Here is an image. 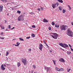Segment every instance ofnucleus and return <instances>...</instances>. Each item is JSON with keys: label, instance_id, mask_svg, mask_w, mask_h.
<instances>
[{"label": "nucleus", "instance_id": "obj_1", "mask_svg": "<svg viewBox=\"0 0 73 73\" xmlns=\"http://www.w3.org/2000/svg\"><path fill=\"white\" fill-rule=\"evenodd\" d=\"M67 35L71 37H73V32L71 31V30L70 29H68L67 30Z\"/></svg>", "mask_w": 73, "mask_h": 73}, {"label": "nucleus", "instance_id": "obj_2", "mask_svg": "<svg viewBox=\"0 0 73 73\" xmlns=\"http://www.w3.org/2000/svg\"><path fill=\"white\" fill-rule=\"evenodd\" d=\"M22 62L23 63L24 65H26V64H27V59L26 58H22Z\"/></svg>", "mask_w": 73, "mask_h": 73}, {"label": "nucleus", "instance_id": "obj_3", "mask_svg": "<svg viewBox=\"0 0 73 73\" xmlns=\"http://www.w3.org/2000/svg\"><path fill=\"white\" fill-rule=\"evenodd\" d=\"M50 36L52 37L53 38H57V36H58V35L56 33H54V35H51Z\"/></svg>", "mask_w": 73, "mask_h": 73}, {"label": "nucleus", "instance_id": "obj_4", "mask_svg": "<svg viewBox=\"0 0 73 73\" xmlns=\"http://www.w3.org/2000/svg\"><path fill=\"white\" fill-rule=\"evenodd\" d=\"M6 67V65L5 64H2L1 67V69L2 70H5V67Z\"/></svg>", "mask_w": 73, "mask_h": 73}, {"label": "nucleus", "instance_id": "obj_5", "mask_svg": "<svg viewBox=\"0 0 73 73\" xmlns=\"http://www.w3.org/2000/svg\"><path fill=\"white\" fill-rule=\"evenodd\" d=\"M24 19V16L23 15H20L18 18V20L20 21H22Z\"/></svg>", "mask_w": 73, "mask_h": 73}, {"label": "nucleus", "instance_id": "obj_6", "mask_svg": "<svg viewBox=\"0 0 73 73\" xmlns=\"http://www.w3.org/2000/svg\"><path fill=\"white\" fill-rule=\"evenodd\" d=\"M43 45L41 44V43H40L39 44V49L41 51H42V48H43Z\"/></svg>", "mask_w": 73, "mask_h": 73}, {"label": "nucleus", "instance_id": "obj_7", "mask_svg": "<svg viewBox=\"0 0 73 73\" xmlns=\"http://www.w3.org/2000/svg\"><path fill=\"white\" fill-rule=\"evenodd\" d=\"M60 29L62 31H65V26L64 25H62L60 26Z\"/></svg>", "mask_w": 73, "mask_h": 73}, {"label": "nucleus", "instance_id": "obj_8", "mask_svg": "<svg viewBox=\"0 0 73 73\" xmlns=\"http://www.w3.org/2000/svg\"><path fill=\"white\" fill-rule=\"evenodd\" d=\"M59 61L62 62H65V60L62 58H60L59 60Z\"/></svg>", "mask_w": 73, "mask_h": 73}, {"label": "nucleus", "instance_id": "obj_9", "mask_svg": "<svg viewBox=\"0 0 73 73\" xmlns=\"http://www.w3.org/2000/svg\"><path fill=\"white\" fill-rule=\"evenodd\" d=\"M3 6L2 5H0V12H1L3 11Z\"/></svg>", "mask_w": 73, "mask_h": 73}, {"label": "nucleus", "instance_id": "obj_10", "mask_svg": "<svg viewBox=\"0 0 73 73\" xmlns=\"http://www.w3.org/2000/svg\"><path fill=\"white\" fill-rule=\"evenodd\" d=\"M59 45H60V46H62V47H63L64 48H65V46H64V44H62V43H59Z\"/></svg>", "mask_w": 73, "mask_h": 73}, {"label": "nucleus", "instance_id": "obj_11", "mask_svg": "<svg viewBox=\"0 0 73 73\" xmlns=\"http://www.w3.org/2000/svg\"><path fill=\"white\" fill-rule=\"evenodd\" d=\"M43 22L44 23H48V21L45 19H44L43 21Z\"/></svg>", "mask_w": 73, "mask_h": 73}, {"label": "nucleus", "instance_id": "obj_12", "mask_svg": "<svg viewBox=\"0 0 73 73\" xmlns=\"http://www.w3.org/2000/svg\"><path fill=\"white\" fill-rule=\"evenodd\" d=\"M52 6L53 9H55V8L56 7V6H55V5H54V4H52Z\"/></svg>", "mask_w": 73, "mask_h": 73}, {"label": "nucleus", "instance_id": "obj_13", "mask_svg": "<svg viewBox=\"0 0 73 73\" xmlns=\"http://www.w3.org/2000/svg\"><path fill=\"white\" fill-rule=\"evenodd\" d=\"M56 6V7H58V5H59V3L58 2H57L55 4H54Z\"/></svg>", "mask_w": 73, "mask_h": 73}, {"label": "nucleus", "instance_id": "obj_14", "mask_svg": "<svg viewBox=\"0 0 73 73\" xmlns=\"http://www.w3.org/2000/svg\"><path fill=\"white\" fill-rule=\"evenodd\" d=\"M0 27L2 29H4V28H5L4 27H3L2 25H0Z\"/></svg>", "mask_w": 73, "mask_h": 73}, {"label": "nucleus", "instance_id": "obj_15", "mask_svg": "<svg viewBox=\"0 0 73 73\" xmlns=\"http://www.w3.org/2000/svg\"><path fill=\"white\" fill-rule=\"evenodd\" d=\"M64 47H65V48H66V47H68V45L65 43H64Z\"/></svg>", "mask_w": 73, "mask_h": 73}, {"label": "nucleus", "instance_id": "obj_16", "mask_svg": "<svg viewBox=\"0 0 73 73\" xmlns=\"http://www.w3.org/2000/svg\"><path fill=\"white\" fill-rule=\"evenodd\" d=\"M50 69V68L47 67L46 69L47 73H48V71H49Z\"/></svg>", "mask_w": 73, "mask_h": 73}, {"label": "nucleus", "instance_id": "obj_17", "mask_svg": "<svg viewBox=\"0 0 73 73\" xmlns=\"http://www.w3.org/2000/svg\"><path fill=\"white\" fill-rule=\"evenodd\" d=\"M58 1H59V3H63V1L62 0H57Z\"/></svg>", "mask_w": 73, "mask_h": 73}, {"label": "nucleus", "instance_id": "obj_18", "mask_svg": "<svg viewBox=\"0 0 73 73\" xmlns=\"http://www.w3.org/2000/svg\"><path fill=\"white\" fill-rule=\"evenodd\" d=\"M55 69L57 71H60V69L58 68L57 67L55 68Z\"/></svg>", "mask_w": 73, "mask_h": 73}, {"label": "nucleus", "instance_id": "obj_19", "mask_svg": "<svg viewBox=\"0 0 73 73\" xmlns=\"http://www.w3.org/2000/svg\"><path fill=\"white\" fill-rule=\"evenodd\" d=\"M59 9L60 11H62V7L61 6H60L59 7Z\"/></svg>", "mask_w": 73, "mask_h": 73}, {"label": "nucleus", "instance_id": "obj_20", "mask_svg": "<svg viewBox=\"0 0 73 73\" xmlns=\"http://www.w3.org/2000/svg\"><path fill=\"white\" fill-rule=\"evenodd\" d=\"M17 65L18 67H19V66H20V65H21L20 63L19 62L17 63Z\"/></svg>", "mask_w": 73, "mask_h": 73}, {"label": "nucleus", "instance_id": "obj_21", "mask_svg": "<svg viewBox=\"0 0 73 73\" xmlns=\"http://www.w3.org/2000/svg\"><path fill=\"white\" fill-rule=\"evenodd\" d=\"M55 27H57V28H58L59 27H60V25H55Z\"/></svg>", "mask_w": 73, "mask_h": 73}, {"label": "nucleus", "instance_id": "obj_22", "mask_svg": "<svg viewBox=\"0 0 73 73\" xmlns=\"http://www.w3.org/2000/svg\"><path fill=\"white\" fill-rule=\"evenodd\" d=\"M31 36H32V37H35V35L34 34H32L31 35Z\"/></svg>", "mask_w": 73, "mask_h": 73}, {"label": "nucleus", "instance_id": "obj_23", "mask_svg": "<svg viewBox=\"0 0 73 73\" xmlns=\"http://www.w3.org/2000/svg\"><path fill=\"white\" fill-rule=\"evenodd\" d=\"M19 39L21 41H24V39H23L21 38H19Z\"/></svg>", "mask_w": 73, "mask_h": 73}, {"label": "nucleus", "instance_id": "obj_24", "mask_svg": "<svg viewBox=\"0 0 73 73\" xmlns=\"http://www.w3.org/2000/svg\"><path fill=\"white\" fill-rule=\"evenodd\" d=\"M9 54V53L8 52H6V56H7Z\"/></svg>", "mask_w": 73, "mask_h": 73}, {"label": "nucleus", "instance_id": "obj_25", "mask_svg": "<svg viewBox=\"0 0 73 73\" xmlns=\"http://www.w3.org/2000/svg\"><path fill=\"white\" fill-rule=\"evenodd\" d=\"M52 61L53 62L54 65H56V62L55 61V60H52Z\"/></svg>", "mask_w": 73, "mask_h": 73}, {"label": "nucleus", "instance_id": "obj_26", "mask_svg": "<svg viewBox=\"0 0 73 73\" xmlns=\"http://www.w3.org/2000/svg\"><path fill=\"white\" fill-rule=\"evenodd\" d=\"M17 13H19V14H20V13H21V11L18 10L17 11Z\"/></svg>", "mask_w": 73, "mask_h": 73}, {"label": "nucleus", "instance_id": "obj_27", "mask_svg": "<svg viewBox=\"0 0 73 73\" xmlns=\"http://www.w3.org/2000/svg\"><path fill=\"white\" fill-rule=\"evenodd\" d=\"M2 1H3V2H7V1L6 0H1Z\"/></svg>", "mask_w": 73, "mask_h": 73}, {"label": "nucleus", "instance_id": "obj_28", "mask_svg": "<svg viewBox=\"0 0 73 73\" xmlns=\"http://www.w3.org/2000/svg\"><path fill=\"white\" fill-rule=\"evenodd\" d=\"M52 25H54V24H55V23H54V22H52Z\"/></svg>", "mask_w": 73, "mask_h": 73}, {"label": "nucleus", "instance_id": "obj_29", "mask_svg": "<svg viewBox=\"0 0 73 73\" xmlns=\"http://www.w3.org/2000/svg\"><path fill=\"white\" fill-rule=\"evenodd\" d=\"M68 7H69L68 8H69V10H70V9H71V8H70V6H69V5H68Z\"/></svg>", "mask_w": 73, "mask_h": 73}, {"label": "nucleus", "instance_id": "obj_30", "mask_svg": "<svg viewBox=\"0 0 73 73\" xmlns=\"http://www.w3.org/2000/svg\"><path fill=\"white\" fill-rule=\"evenodd\" d=\"M65 12H66V11H65V10H64V9H63V13H65Z\"/></svg>", "mask_w": 73, "mask_h": 73}, {"label": "nucleus", "instance_id": "obj_31", "mask_svg": "<svg viewBox=\"0 0 73 73\" xmlns=\"http://www.w3.org/2000/svg\"><path fill=\"white\" fill-rule=\"evenodd\" d=\"M64 70V69H63V68H62L60 69V70L62 71V70Z\"/></svg>", "mask_w": 73, "mask_h": 73}, {"label": "nucleus", "instance_id": "obj_32", "mask_svg": "<svg viewBox=\"0 0 73 73\" xmlns=\"http://www.w3.org/2000/svg\"><path fill=\"white\" fill-rule=\"evenodd\" d=\"M71 70V69L70 68L69 69L67 70V72H69L70 71V70Z\"/></svg>", "mask_w": 73, "mask_h": 73}, {"label": "nucleus", "instance_id": "obj_33", "mask_svg": "<svg viewBox=\"0 0 73 73\" xmlns=\"http://www.w3.org/2000/svg\"><path fill=\"white\" fill-rule=\"evenodd\" d=\"M34 69H36V66L35 65L33 66Z\"/></svg>", "mask_w": 73, "mask_h": 73}, {"label": "nucleus", "instance_id": "obj_34", "mask_svg": "<svg viewBox=\"0 0 73 73\" xmlns=\"http://www.w3.org/2000/svg\"><path fill=\"white\" fill-rule=\"evenodd\" d=\"M67 54H70V53H71V52H68V51L67 52Z\"/></svg>", "mask_w": 73, "mask_h": 73}, {"label": "nucleus", "instance_id": "obj_35", "mask_svg": "<svg viewBox=\"0 0 73 73\" xmlns=\"http://www.w3.org/2000/svg\"><path fill=\"white\" fill-rule=\"evenodd\" d=\"M32 27H33V28H36V26L35 25H33L32 26Z\"/></svg>", "mask_w": 73, "mask_h": 73}, {"label": "nucleus", "instance_id": "obj_36", "mask_svg": "<svg viewBox=\"0 0 73 73\" xmlns=\"http://www.w3.org/2000/svg\"><path fill=\"white\" fill-rule=\"evenodd\" d=\"M20 43L18 42H17V45H18V46H19V45H20Z\"/></svg>", "mask_w": 73, "mask_h": 73}, {"label": "nucleus", "instance_id": "obj_37", "mask_svg": "<svg viewBox=\"0 0 73 73\" xmlns=\"http://www.w3.org/2000/svg\"><path fill=\"white\" fill-rule=\"evenodd\" d=\"M0 38V39H2V40H4V38L1 37V38Z\"/></svg>", "mask_w": 73, "mask_h": 73}, {"label": "nucleus", "instance_id": "obj_38", "mask_svg": "<svg viewBox=\"0 0 73 73\" xmlns=\"http://www.w3.org/2000/svg\"><path fill=\"white\" fill-rule=\"evenodd\" d=\"M48 29L50 31V30H51V27H49V28H48Z\"/></svg>", "mask_w": 73, "mask_h": 73}, {"label": "nucleus", "instance_id": "obj_39", "mask_svg": "<svg viewBox=\"0 0 73 73\" xmlns=\"http://www.w3.org/2000/svg\"><path fill=\"white\" fill-rule=\"evenodd\" d=\"M30 36L27 37H26V38H27V39H29V38H30Z\"/></svg>", "mask_w": 73, "mask_h": 73}, {"label": "nucleus", "instance_id": "obj_40", "mask_svg": "<svg viewBox=\"0 0 73 73\" xmlns=\"http://www.w3.org/2000/svg\"><path fill=\"white\" fill-rule=\"evenodd\" d=\"M45 44H46V46H47L48 47H49V46H48V44H46V43L45 42Z\"/></svg>", "mask_w": 73, "mask_h": 73}, {"label": "nucleus", "instance_id": "obj_41", "mask_svg": "<svg viewBox=\"0 0 73 73\" xmlns=\"http://www.w3.org/2000/svg\"><path fill=\"white\" fill-rule=\"evenodd\" d=\"M40 10H41V9L38 8L37 9V10L38 11H40Z\"/></svg>", "mask_w": 73, "mask_h": 73}, {"label": "nucleus", "instance_id": "obj_42", "mask_svg": "<svg viewBox=\"0 0 73 73\" xmlns=\"http://www.w3.org/2000/svg\"><path fill=\"white\" fill-rule=\"evenodd\" d=\"M47 68H48V67H45V68H44V69L45 70H46V69H47Z\"/></svg>", "mask_w": 73, "mask_h": 73}, {"label": "nucleus", "instance_id": "obj_43", "mask_svg": "<svg viewBox=\"0 0 73 73\" xmlns=\"http://www.w3.org/2000/svg\"><path fill=\"white\" fill-rule=\"evenodd\" d=\"M8 28H11V26L10 25H9Z\"/></svg>", "mask_w": 73, "mask_h": 73}, {"label": "nucleus", "instance_id": "obj_44", "mask_svg": "<svg viewBox=\"0 0 73 73\" xmlns=\"http://www.w3.org/2000/svg\"><path fill=\"white\" fill-rule=\"evenodd\" d=\"M30 13V14H34V13H33V12Z\"/></svg>", "mask_w": 73, "mask_h": 73}, {"label": "nucleus", "instance_id": "obj_45", "mask_svg": "<svg viewBox=\"0 0 73 73\" xmlns=\"http://www.w3.org/2000/svg\"><path fill=\"white\" fill-rule=\"evenodd\" d=\"M43 42H44V44H45V43H46V42H45V40H43Z\"/></svg>", "mask_w": 73, "mask_h": 73}, {"label": "nucleus", "instance_id": "obj_46", "mask_svg": "<svg viewBox=\"0 0 73 73\" xmlns=\"http://www.w3.org/2000/svg\"><path fill=\"white\" fill-rule=\"evenodd\" d=\"M70 47H72V46L70 44H69Z\"/></svg>", "mask_w": 73, "mask_h": 73}, {"label": "nucleus", "instance_id": "obj_47", "mask_svg": "<svg viewBox=\"0 0 73 73\" xmlns=\"http://www.w3.org/2000/svg\"><path fill=\"white\" fill-rule=\"evenodd\" d=\"M15 46H19L17 44V45H16V44H15Z\"/></svg>", "mask_w": 73, "mask_h": 73}, {"label": "nucleus", "instance_id": "obj_48", "mask_svg": "<svg viewBox=\"0 0 73 73\" xmlns=\"http://www.w3.org/2000/svg\"><path fill=\"white\" fill-rule=\"evenodd\" d=\"M29 51H30V52H31V49L30 48L29 49Z\"/></svg>", "mask_w": 73, "mask_h": 73}, {"label": "nucleus", "instance_id": "obj_49", "mask_svg": "<svg viewBox=\"0 0 73 73\" xmlns=\"http://www.w3.org/2000/svg\"><path fill=\"white\" fill-rule=\"evenodd\" d=\"M44 8H42V7H41V9L42 10H43V9H44Z\"/></svg>", "mask_w": 73, "mask_h": 73}, {"label": "nucleus", "instance_id": "obj_50", "mask_svg": "<svg viewBox=\"0 0 73 73\" xmlns=\"http://www.w3.org/2000/svg\"><path fill=\"white\" fill-rule=\"evenodd\" d=\"M1 35H2L3 34H4V33H1Z\"/></svg>", "mask_w": 73, "mask_h": 73}, {"label": "nucleus", "instance_id": "obj_51", "mask_svg": "<svg viewBox=\"0 0 73 73\" xmlns=\"http://www.w3.org/2000/svg\"><path fill=\"white\" fill-rule=\"evenodd\" d=\"M5 23H7V20H5Z\"/></svg>", "mask_w": 73, "mask_h": 73}, {"label": "nucleus", "instance_id": "obj_52", "mask_svg": "<svg viewBox=\"0 0 73 73\" xmlns=\"http://www.w3.org/2000/svg\"><path fill=\"white\" fill-rule=\"evenodd\" d=\"M71 24L72 25H73V22L71 23Z\"/></svg>", "mask_w": 73, "mask_h": 73}, {"label": "nucleus", "instance_id": "obj_53", "mask_svg": "<svg viewBox=\"0 0 73 73\" xmlns=\"http://www.w3.org/2000/svg\"><path fill=\"white\" fill-rule=\"evenodd\" d=\"M62 50H63V51H65V50L64 49H62Z\"/></svg>", "mask_w": 73, "mask_h": 73}, {"label": "nucleus", "instance_id": "obj_54", "mask_svg": "<svg viewBox=\"0 0 73 73\" xmlns=\"http://www.w3.org/2000/svg\"><path fill=\"white\" fill-rule=\"evenodd\" d=\"M71 50H72V51H73V49L72 48H71Z\"/></svg>", "mask_w": 73, "mask_h": 73}, {"label": "nucleus", "instance_id": "obj_55", "mask_svg": "<svg viewBox=\"0 0 73 73\" xmlns=\"http://www.w3.org/2000/svg\"><path fill=\"white\" fill-rule=\"evenodd\" d=\"M6 65H8V66H9V64H7Z\"/></svg>", "mask_w": 73, "mask_h": 73}, {"label": "nucleus", "instance_id": "obj_56", "mask_svg": "<svg viewBox=\"0 0 73 73\" xmlns=\"http://www.w3.org/2000/svg\"><path fill=\"white\" fill-rule=\"evenodd\" d=\"M12 3L13 4H15V3L14 2H12Z\"/></svg>", "mask_w": 73, "mask_h": 73}, {"label": "nucleus", "instance_id": "obj_57", "mask_svg": "<svg viewBox=\"0 0 73 73\" xmlns=\"http://www.w3.org/2000/svg\"><path fill=\"white\" fill-rule=\"evenodd\" d=\"M5 31H8V30L6 29L5 30Z\"/></svg>", "mask_w": 73, "mask_h": 73}, {"label": "nucleus", "instance_id": "obj_58", "mask_svg": "<svg viewBox=\"0 0 73 73\" xmlns=\"http://www.w3.org/2000/svg\"><path fill=\"white\" fill-rule=\"evenodd\" d=\"M12 28L13 29H14V28H15V27H13Z\"/></svg>", "mask_w": 73, "mask_h": 73}, {"label": "nucleus", "instance_id": "obj_59", "mask_svg": "<svg viewBox=\"0 0 73 73\" xmlns=\"http://www.w3.org/2000/svg\"><path fill=\"white\" fill-rule=\"evenodd\" d=\"M52 52V50H50V52Z\"/></svg>", "mask_w": 73, "mask_h": 73}, {"label": "nucleus", "instance_id": "obj_60", "mask_svg": "<svg viewBox=\"0 0 73 73\" xmlns=\"http://www.w3.org/2000/svg\"><path fill=\"white\" fill-rule=\"evenodd\" d=\"M17 6H15V7H17Z\"/></svg>", "mask_w": 73, "mask_h": 73}, {"label": "nucleus", "instance_id": "obj_61", "mask_svg": "<svg viewBox=\"0 0 73 73\" xmlns=\"http://www.w3.org/2000/svg\"><path fill=\"white\" fill-rule=\"evenodd\" d=\"M7 16H8V15H9V14H8L7 15Z\"/></svg>", "mask_w": 73, "mask_h": 73}, {"label": "nucleus", "instance_id": "obj_62", "mask_svg": "<svg viewBox=\"0 0 73 73\" xmlns=\"http://www.w3.org/2000/svg\"><path fill=\"white\" fill-rule=\"evenodd\" d=\"M31 73H33V72H32Z\"/></svg>", "mask_w": 73, "mask_h": 73}, {"label": "nucleus", "instance_id": "obj_63", "mask_svg": "<svg viewBox=\"0 0 73 73\" xmlns=\"http://www.w3.org/2000/svg\"><path fill=\"white\" fill-rule=\"evenodd\" d=\"M14 40H16V39H15V38H14Z\"/></svg>", "mask_w": 73, "mask_h": 73}, {"label": "nucleus", "instance_id": "obj_64", "mask_svg": "<svg viewBox=\"0 0 73 73\" xmlns=\"http://www.w3.org/2000/svg\"><path fill=\"white\" fill-rule=\"evenodd\" d=\"M34 73H36V72H34Z\"/></svg>", "mask_w": 73, "mask_h": 73}]
</instances>
